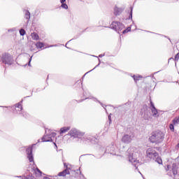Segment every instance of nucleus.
<instances>
[{
	"mask_svg": "<svg viewBox=\"0 0 179 179\" xmlns=\"http://www.w3.org/2000/svg\"><path fill=\"white\" fill-rule=\"evenodd\" d=\"M25 19H27V20H30V12L29 10H25Z\"/></svg>",
	"mask_w": 179,
	"mask_h": 179,
	"instance_id": "obj_23",
	"label": "nucleus"
},
{
	"mask_svg": "<svg viewBox=\"0 0 179 179\" xmlns=\"http://www.w3.org/2000/svg\"><path fill=\"white\" fill-rule=\"evenodd\" d=\"M100 104H101V106H102V107H103V108H104V106H103V104H102L101 103H100Z\"/></svg>",
	"mask_w": 179,
	"mask_h": 179,
	"instance_id": "obj_45",
	"label": "nucleus"
},
{
	"mask_svg": "<svg viewBox=\"0 0 179 179\" xmlns=\"http://www.w3.org/2000/svg\"><path fill=\"white\" fill-rule=\"evenodd\" d=\"M36 48H43L44 47V43L41 42H37L36 43Z\"/></svg>",
	"mask_w": 179,
	"mask_h": 179,
	"instance_id": "obj_21",
	"label": "nucleus"
},
{
	"mask_svg": "<svg viewBox=\"0 0 179 179\" xmlns=\"http://www.w3.org/2000/svg\"><path fill=\"white\" fill-rule=\"evenodd\" d=\"M5 108H8V106H6V107L5 106Z\"/></svg>",
	"mask_w": 179,
	"mask_h": 179,
	"instance_id": "obj_49",
	"label": "nucleus"
},
{
	"mask_svg": "<svg viewBox=\"0 0 179 179\" xmlns=\"http://www.w3.org/2000/svg\"><path fill=\"white\" fill-rule=\"evenodd\" d=\"M178 122H179V119H178V118L174 119V120H173V124H178Z\"/></svg>",
	"mask_w": 179,
	"mask_h": 179,
	"instance_id": "obj_30",
	"label": "nucleus"
},
{
	"mask_svg": "<svg viewBox=\"0 0 179 179\" xmlns=\"http://www.w3.org/2000/svg\"><path fill=\"white\" fill-rule=\"evenodd\" d=\"M64 166L66 168V169H64L63 171L59 172L58 173L59 177H65V176H66V174H69V170H68V166H66V164L64 163Z\"/></svg>",
	"mask_w": 179,
	"mask_h": 179,
	"instance_id": "obj_14",
	"label": "nucleus"
},
{
	"mask_svg": "<svg viewBox=\"0 0 179 179\" xmlns=\"http://www.w3.org/2000/svg\"><path fill=\"white\" fill-rule=\"evenodd\" d=\"M122 8H120L118 7H115L114 8V15H115V16H118L120 15H121V13H122Z\"/></svg>",
	"mask_w": 179,
	"mask_h": 179,
	"instance_id": "obj_15",
	"label": "nucleus"
},
{
	"mask_svg": "<svg viewBox=\"0 0 179 179\" xmlns=\"http://www.w3.org/2000/svg\"><path fill=\"white\" fill-rule=\"evenodd\" d=\"M20 36H24V34H26V31L24 29H20Z\"/></svg>",
	"mask_w": 179,
	"mask_h": 179,
	"instance_id": "obj_25",
	"label": "nucleus"
},
{
	"mask_svg": "<svg viewBox=\"0 0 179 179\" xmlns=\"http://www.w3.org/2000/svg\"><path fill=\"white\" fill-rule=\"evenodd\" d=\"M128 31H131V27H128L127 29L123 30L122 33V34H125V33H128Z\"/></svg>",
	"mask_w": 179,
	"mask_h": 179,
	"instance_id": "obj_27",
	"label": "nucleus"
},
{
	"mask_svg": "<svg viewBox=\"0 0 179 179\" xmlns=\"http://www.w3.org/2000/svg\"><path fill=\"white\" fill-rule=\"evenodd\" d=\"M8 31H13V29H8Z\"/></svg>",
	"mask_w": 179,
	"mask_h": 179,
	"instance_id": "obj_44",
	"label": "nucleus"
},
{
	"mask_svg": "<svg viewBox=\"0 0 179 179\" xmlns=\"http://www.w3.org/2000/svg\"><path fill=\"white\" fill-rule=\"evenodd\" d=\"M16 177H17L18 178H21V179H29V178H27L26 176H16Z\"/></svg>",
	"mask_w": 179,
	"mask_h": 179,
	"instance_id": "obj_34",
	"label": "nucleus"
},
{
	"mask_svg": "<svg viewBox=\"0 0 179 179\" xmlns=\"http://www.w3.org/2000/svg\"><path fill=\"white\" fill-rule=\"evenodd\" d=\"M42 142H52V138L50 136V133L45 131V135L41 138Z\"/></svg>",
	"mask_w": 179,
	"mask_h": 179,
	"instance_id": "obj_13",
	"label": "nucleus"
},
{
	"mask_svg": "<svg viewBox=\"0 0 179 179\" xmlns=\"http://www.w3.org/2000/svg\"><path fill=\"white\" fill-rule=\"evenodd\" d=\"M69 135H70V136H73V138L82 139V136H84L85 134L78 131L76 129H71L69 132Z\"/></svg>",
	"mask_w": 179,
	"mask_h": 179,
	"instance_id": "obj_6",
	"label": "nucleus"
},
{
	"mask_svg": "<svg viewBox=\"0 0 179 179\" xmlns=\"http://www.w3.org/2000/svg\"><path fill=\"white\" fill-rule=\"evenodd\" d=\"M99 65H100V63H99L93 69H96V68H97V66H99Z\"/></svg>",
	"mask_w": 179,
	"mask_h": 179,
	"instance_id": "obj_42",
	"label": "nucleus"
},
{
	"mask_svg": "<svg viewBox=\"0 0 179 179\" xmlns=\"http://www.w3.org/2000/svg\"><path fill=\"white\" fill-rule=\"evenodd\" d=\"M69 42H67V43H66V45H68V43H69Z\"/></svg>",
	"mask_w": 179,
	"mask_h": 179,
	"instance_id": "obj_46",
	"label": "nucleus"
},
{
	"mask_svg": "<svg viewBox=\"0 0 179 179\" xmlns=\"http://www.w3.org/2000/svg\"><path fill=\"white\" fill-rule=\"evenodd\" d=\"M149 140L151 143H162V141H164V133L162 131H153Z\"/></svg>",
	"mask_w": 179,
	"mask_h": 179,
	"instance_id": "obj_2",
	"label": "nucleus"
},
{
	"mask_svg": "<svg viewBox=\"0 0 179 179\" xmlns=\"http://www.w3.org/2000/svg\"><path fill=\"white\" fill-rule=\"evenodd\" d=\"M94 157H96V159H101L102 155H96V156H94Z\"/></svg>",
	"mask_w": 179,
	"mask_h": 179,
	"instance_id": "obj_37",
	"label": "nucleus"
},
{
	"mask_svg": "<svg viewBox=\"0 0 179 179\" xmlns=\"http://www.w3.org/2000/svg\"><path fill=\"white\" fill-rule=\"evenodd\" d=\"M48 134H49V136H50L51 139H52V138H55V136H57V133H55V132L50 133V130H48Z\"/></svg>",
	"mask_w": 179,
	"mask_h": 179,
	"instance_id": "obj_22",
	"label": "nucleus"
},
{
	"mask_svg": "<svg viewBox=\"0 0 179 179\" xmlns=\"http://www.w3.org/2000/svg\"><path fill=\"white\" fill-rule=\"evenodd\" d=\"M108 118L109 120V124H111V115H109Z\"/></svg>",
	"mask_w": 179,
	"mask_h": 179,
	"instance_id": "obj_36",
	"label": "nucleus"
},
{
	"mask_svg": "<svg viewBox=\"0 0 179 179\" xmlns=\"http://www.w3.org/2000/svg\"><path fill=\"white\" fill-rule=\"evenodd\" d=\"M69 129H71V127H64L60 129V135H62V134H65V132H68V131H69Z\"/></svg>",
	"mask_w": 179,
	"mask_h": 179,
	"instance_id": "obj_17",
	"label": "nucleus"
},
{
	"mask_svg": "<svg viewBox=\"0 0 179 179\" xmlns=\"http://www.w3.org/2000/svg\"><path fill=\"white\" fill-rule=\"evenodd\" d=\"M103 57H104V55H99V58H103Z\"/></svg>",
	"mask_w": 179,
	"mask_h": 179,
	"instance_id": "obj_41",
	"label": "nucleus"
},
{
	"mask_svg": "<svg viewBox=\"0 0 179 179\" xmlns=\"http://www.w3.org/2000/svg\"><path fill=\"white\" fill-rule=\"evenodd\" d=\"M146 110H144V115L143 118L144 120H149V117H150V112L148 110V107H145Z\"/></svg>",
	"mask_w": 179,
	"mask_h": 179,
	"instance_id": "obj_16",
	"label": "nucleus"
},
{
	"mask_svg": "<svg viewBox=\"0 0 179 179\" xmlns=\"http://www.w3.org/2000/svg\"><path fill=\"white\" fill-rule=\"evenodd\" d=\"M54 143V145H55V146L56 147V148H58L57 146V143Z\"/></svg>",
	"mask_w": 179,
	"mask_h": 179,
	"instance_id": "obj_43",
	"label": "nucleus"
},
{
	"mask_svg": "<svg viewBox=\"0 0 179 179\" xmlns=\"http://www.w3.org/2000/svg\"><path fill=\"white\" fill-rule=\"evenodd\" d=\"M176 149L177 150H178V149H179V143L177 144V145L176 146Z\"/></svg>",
	"mask_w": 179,
	"mask_h": 179,
	"instance_id": "obj_38",
	"label": "nucleus"
},
{
	"mask_svg": "<svg viewBox=\"0 0 179 179\" xmlns=\"http://www.w3.org/2000/svg\"><path fill=\"white\" fill-rule=\"evenodd\" d=\"M61 6L63 8V9H68V5H66L65 3H62Z\"/></svg>",
	"mask_w": 179,
	"mask_h": 179,
	"instance_id": "obj_28",
	"label": "nucleus"
},
{
	"mask_svg": "<svg viewBox=\"0 0 179 179\" xmlns=\"http://www.w3.org/2000/svg\"><path fill=\"white\" fill-rule=\"evenodd\" d=\"M134 138V136L132 135H129V134H124L122 137V142H123V143H131V142H132V139Z\"/></svg>",
	"mask_w": 179,
	"mask_h": 179,
	"instance_id": "obj_10",
	"label": "nucleus"
},
{
	"mask_svg": "<svg viewBox=\"0 0 179 179\" xmlns=\"http://www.w3.org/2000/svg\"><path fill=\"white\" fill-rule=\"evenodd\" d=\"M151 111L153 117H159V112L157 111V109H156V108L151 109Z\"/></svg>",
	"mask_w": 179,
	"mask_h": 179,
	"instance_id": "obj_20",
	"label": "nucleus"
},
{
	"mask_svg": "<svg viewBox=\"0 0 179 179\" xmlns=\"http://www.w3.org/2000/svg\"><path fill=\"white\" fill-rule=\"evenodd\" d=\"M82 141H85L86 142H91V143H96L97 138L90 134H86L83 138L81 137Z\"/></svg>",
	"mask_w": 179,
	"mask_h": 179,
	"instance_id": "obj_8",
	"label": "nucleus"
},
{
	"mask_svg": "<svg viewBox=\"0 0 179 179\" xmlns=\"http://www.w3.org/2000/svg\"><path fill=\"white\" fill-rule=\"evenodd\" d=\"M22 117H24V118H29V117H30V115H29V113H26V112H22L21 113Z\"/></svg>",
	"mask_w": 179,
	"mask_h": 179,
	"instance_id": "obj_24",
	"label": "nucleus"
},
{
	"mask_svg": "<svg viewBox=\"0 0 179 179\" xmlns=\"http://www.w3.org/2000/svg\"><path fill=\"white\" fill-rule=\"evenodd\" d=\"M150 106L151 109L156 108V107H155V103H153L152 101H150Z\"/></svg>",
	"mask_w": 179,
	"mask_h": 179,
	"instance_id": "obj_35",
	"label": "nucleus"
},
{
	"mask_svg": "<svg viewBox=\"0 0 179 179\" xmlns=\"http://www.w3.org/2000/svg\"><path fill=\"white\" fill-rule=\"evenodd\" d=\"M33 58V56H31L29 59V62H28V66H31V59Z\"/></svg>",
	"mask_w": 179,
	"mask_h": 179,
	"instance_id": "obj_31",
	"label": "nucleus"
},
{
	"mask_svg": "<svg viewBox=\"0 0 179 179\" xmlns=\"http://www.w3.org/2000/svg\"><path fill=\"white\" fill-rule=\"evenodd\" d=\"M0 107H4V106H0Z\"/></svg>",
	"mask_w": 179,
	"mask_h": 179,
	"instance_id": "obj_51",
	"label": "nucleus"
},
{
	"mask_svg": "<svg viewBox=\"0 0 179 179\" xmlns=\"http://www.w3.org/2000/svg\"><path fill=\"white\" fill-rule=\"evenodd\" d=\"M147 157H149L150 159H154L155 157H157V152H156V150L153 148H150L147 150L146 151Z\"/></svg>",
	"mask_w": 179,
	"mask_h": 179,
	"instance_id": "obj_7",
	"label": "nucleus"
},
{
	"mask_svg": "<svg viewBox=\"0 0 179 179\" xmlns=\"http://www.w3.org/2000/svg\"><path fill=\"white\" fill-rule=\"evenodd\" d=\"M127 156L129 159V162L131 163L134 167L138 169L136 166L137 164H139V160H138V157H139V152L136 151V148H130L127 150Z\"/></svg>",
	"mask_w": 179,
	"mask_h": 179,
	"instance_id": "obj_1",
	"label": "nucleus"
},
{
	"mask_svg": "<svg viewBox=\"0 0 179 179\" xmlns=\"http://www.w3.org/2000/svg\"><path fill=\"white\" fill-rule=\"evenodd\" d=\"M143 109H141V112H143Z\"/></svg>",
	"mask_w": 179,
	"mask_h": 179,
	"instance_id": "obj_47",
	"label": "nucleus"
},
{
	"mask_svg": "<svg viewBox=\"0 0 179 179\" xmlns=\"http://www.w3.org/2000/svg\"><path fill=\"white\" fill-rule=\"evenodd\" d=\"M118 145H120L118 142L112 143L106 148L105 153H110L113 156H118V150H120Z\"/></svg>",
	"mask_w": 179,
	"mask_h": 179,
	"instance_id": "obj_3",
	"label": "nucleus"
},
{
	"mask_svg": "<svg viewBox=\"0 0 179 179\" xmlns=\"http://www.w3.org/2000/svg\"><path fill=\"white\" fill-rule=\"evenodd\" d=\"M26 153L29 162L31 163L32 162H34V157H33V147H29L27 148Z\"/></svg>",
	"mask_w": 179,
	"mask_h": 179,
	"instance_id": "obj_9",
	"label": "nucleus"
},
{
	"mask_svg": "<svg viewBox=\"0 0 179 179\" xmlns=\"http://www.w3.org/2000/svg\"><path fill=\"white\" fill-rule=\"evenodd\" d=\"M12 110H15L17 114H22V113H20L23 110V107L22 106V103H18L17 104H15V106L11 107Z\"/></svg>",
	"mask_w": 179,
	"mask_h": 179,
	"instance_id": "obj_11",
	"label": "nucleus"
},
{
	"mask_svg": "<svg viewBox=\"0 0 179 179\" xmlns=\"http://www.w3.org/2000/svg\"><path fill=\"white\" fill-rule=\"evenodd\" d=\"M133 10H134V7H130V13H129V19H132V11Z\"/></svg>",
	"mask_w": 179,
	"mask_h": 179,
	"instance_id": "obj_26",
	"label": "nucleus"
},
{
	"mask_svg": "<svg viewBox=\"0 0 179 179\" xmlns=\"http://www.w3.org/2000/svg\"><path fill=\"white\" fill-rule=\"evenodd\" d=\"M110 28L113 29V30H115L117 33L120 34L121 31H122V29L125 28V26L122 22L113 21L111 23Z\"/></svg>",
	"mask_w": 179,
	"mask_h": 179,
	"instance_id": "obj_4",
	"label": "nucleus"
},
{
	"mask_svg": "<svg viewBox=\"0 0 179 179\" xmlns=\"http://www.w3.org/2000/svg\"><path fill=\"white\" fill-rule=\"evenodd\" d=\"M169 129H171V131H173V132H174V124H171L169 125Z\"/></svg>",
	"mask_w": 179,
	"mask_h": 179,
	"instance_id": "obj_29",
	"label": "nucleus"
},
{
	"mask_svg": "<svg viewBox=\"0 0 179 179\" xmlns=\"http://www.w3.org/2000/svg\"><path fill=\"white\" fill-rule=\"evenodd\" d=\"M169 59H173V58H170Z\"/></svg>",
	"mask_w": 179,
	"mask_h": 179,
	"instance_id": "obj_48",
	"label": "nucleus"
},
{
	"mask_svg": "<svg viewBox=\"0 0 179 179\" xmlns=\"http://www.w3.org/2000/svg\"><path fill=\"white\" fill-rule=\"evenodd\" d=\"M31 38L32 39L35 40V41H37L40 38V36H38V34L36 32H33L31 34Z\"/></svg>",
	"mask_w": 179,
	"mask_h": 179,
	"instance_id": "obj_18",
	"label": "nucleus"
},
{
	"mask_svg": "<svg viewBox=\"0 0 179 179\" xmlns=\"http://www.w3.org/2000/svg\"><path fill=\"white\" fill-rule=\"evenodd\" d=\"M99 62H100V59H99Z\"/></svg>",
	"mask_w": 179,
	"mask_h": 179,
	"instance_id": "obj_50",
	"label": "nucleus"
},
{
	"mask_svg": "<svg viewBox=\"0 0 179 179\" xmlns=\"http://www.w3.org/2000/svg\"><path fill=\"white\" fill-rule=\"evenodd\" d=\"M178 169H179V164H172V173L173 176H174V179H176V176L178 174Z\"/></svg>",
	"mask_w": 179,
	"mask_h": 179,
	"instance_id": "obj_12",
	"label": "nucleus"
},
{
	"mask_svg": "<svg viewBox=\"0 0 179 179\" xmlns=\"http://www.w3.org/2000/svg\"><path fill=\"white\" fill-rule=\"evenodd\" d=\"M132 78H133V79H134L135 81L139 80L138 77V76H136L135 75H134V76H132Z\"/></svg>",
	"mask_w": 179,
	"mask_h": 179,
	"instance_id": "obj_33",
	"label": "nucleus"
},
{
	"mask_svg": "<svg viewBox=\"0 0 179 179\" xmlns=\"http://www.w3.org/2000/svg\"><path fill=\"white\" fill-rule=\"evenodd\" d=\"M179 59V52L175 56V61H178Z\"/></svg>",
	"mask_w": 179,
	"mask_h": 179,
	"instance_id": "obj_32",
	"label": "nucleus"
},
{
	"mask_svg": "<svg viewBox=\"0 0 179 179\" xmlns=\"http://www.w3.org/2000/svg\"><path fill=\"white\" fill-rule=\"evenodd\" d=\"M38 173H40V174H41L43 172H41V171L40 169H38V168L36 169Z\"/></svg>",
	"mask_w": 179,
	"mask_h": 179,
	"instance_id": "obj_39",
	"label": "nucleus"
},
{
	"mask_svg": "<svg viewBox=\"0 0 179 179\" xmlns=\"http://www.w3.org/2000/svg\"><path fill=\"white\" fill-rule=\"evenodd\" d=\"M152 160H155V162H157V163H158V164H162L163 163V161L162 160V158H160L159 157V154H157V157L152 159Z\"/></svg>",
	"mask_w": 179,
	"mask_h": 179,
	"instance_id": "obj_19",
	"label": "nucleus"
},
{
	"mask_svg": "<svg viewBox=\"0 0 179 179\" xmlns=\"http://www.w3.org/2000/svg\"><path fill=\"white\" fill-rule=\"evenodd\" d=\"M66 0H60V2H61V3H65V1H66Z\"/></svg>",
	"mask_w": 179,
	"mask_h": 179,
	"instance_id": "obj_40",
	"label": "nucleus"
},
{
	"mask_svg": "<svg viewBox=\"0 0 179 179\" xmlns=\"http://www.w3.org/2000/svg\"><path fill=\"white\" fill-rule=\"evenodd\" d=\"M1 61H2L3 64H5V65H12L13 64V57L12 55L5 53L2 55L0 62Z\"/></svg>",
	"mask_w": 179,
	"mask_h": 179,
	"instance_id": "obj_5",
	"label": "nucleus"
}]
</instances>
